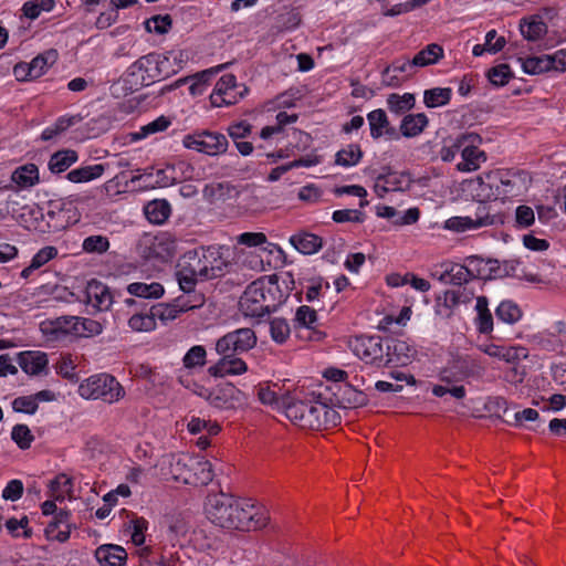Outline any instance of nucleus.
Masks as SVG:
<instances>
[{
    "label": "nucleus",
    "instance_id": "obj_1",
    "mask_svg": "<svg viewBox=\"0 0 566 566\" xmlns=\"http://www.w3.org/2000/svg\"><path fill=\"white\" fill-rule=\"evenodd\" d=\"M256 344V335L251 328H238L220 337L216 343V352L220 359L208 368L212 377L241 375L248 370L244 360L237 355L245 353Z\"/></svg>",
    "mask_w": 566,
    "mask_h": 566
},
{
    "label": "nucleus",
    "instance_id": "obj_2",
    "mask_svg": "<svg viewBox=\"0 0 566 566\" xmlns=\"http://www.w3.org/2000/svg\"><path fill=\"white\" fill-rule=\"evenodd\" d=\"M284 415L302 429L322 430L340 423V415L325 402L294 396L285 403Z\"/></svg>",
    "mask_w": 566,
    "mask_h": 566
},
{
    "label": "nucleus",
    "instance_id": "obj_3",
    "mask_svg": "<svg viewBox=\"0 0 566 566\" xmlns=\"http://www.w3.org/2000/svg\"><path fill=\"white\" fill-rule=\"evenodd\" d=\"M176 57L160 53H149L140 56L127 71V82L135 86H148L177 73Z\"/></svg>",
    "mask_w": 566,
    "mask_h": 566
},
{
    "label": "nucleus",
    "instance_id": "obj_4",
    "mask_svg": "<svg viewBox=\"0 0 566 566\" xmlns=\"http://www.w3.org/2000/svg\"><path fill=\"white\" fill-rule=\"evenodd\" d=\"M191 261L200 281H209L223 276L230 262L224 258V249L219 245L199 247L185 254Z\"/></svg>",
    "mask_w": 566,
    "mask_h": 566
},
{
    "label": "nucleus",
    "instance_id": "obj_5",
    "mask_svg": "<svg viewBox=\"0 0 566 566\" xmlns=\"http://www.w3.org/2000/svg\"><path fill=\"white\" fill-rule=\"evenodd\" d=\"M78 395L86 400L113 405L122 400L126 391L113 375L101 373L84 379L78 386Z\"/></svg>",
    "mask_w": 566,
    "mask_h": 566
},
{
    "label": "nucleus",
    "instance_id": "obj_6",
    "mask_svg": "<svg viewBox=\"0 0 566 566\" xmlns=\"http://www.w3.org/2000/svg\"><path fill=\"white\" fill-rule=\"evenodd\" d=\"M205 511L209 521L214 525L233 530L235 513H238V499L224 493L209 495Z\"/></svg>",
    "mask_w": 566,
    "mask_h": 566
},
{
    "label": "nucleus",
    "instance_id": "obj_7",
    "mask_svg": "<svg viewBox=\"0 0 566 566\" xmlns=\"http://www.w3.org/2000/svg\"><path fill=\"white\" fill-rule=\"evenodd\" d=\"M485 367L476 358L465 355L457 356L448 361L439 373V379L447 384L459 382L469 378L479 379Z\"/></svg>",
    "mask_w": 566,
    "mask_h": 566
},
{
    "label": "nucleus",
    "instance_id": "obj_8",
    "mask_svg": "<svg viewBox=\"0 0 566 566\" xmlns=\"http://www.w3.org/2000/svg\"><path fill=\"white\" fill-rule=\"evenodd\" d=\"M182 145L208 156H218L228 150L229 142L222 133L200 130L186 135Z\"/></svg>",
    "mask_w": 566,
    "mask_h": 566
},
{
    "label": "nucleus",
    "instance_id": "obj_9",
    "mask_svg": "<svg viewBox=\"0 0 566 566\" xmlns=\"http://www.w3.org/2000/svg\"><path fill=\"white\" fill-rule=\"evenodd\" d=\"M239 306L245 316L262 317L271 312L273 304L268 301L262 280L248 285L239 301Z\"/></svg>",
    "mask_w": 566,
    "mask_h": 566
},
{
    "label": "nucleus",
    "instance_id": "obj_10",
    "mask_svg": "<svg viewBox=\"0 0 566 566\" xmlns=\"http://www.w3.org/2000/svg\"><path fill=\"white\" fill-rule=\"evenodd\" d=\"M385 345V338L379 335H360L349 340V347L358 358L378 368L384 367Z\"/></svg>",
    "mask_w": 566,
    "mask_h": 566
},
{
    "label": "nucleus",
    "instance_id": "obj_11",
    "mask_svg": "<svg viewBox=\"0 0 566 566\" xmlns=\"http://www.w3.org/2000/svg\"><path fill=\"white\" fill-rule=\"evenodd\" d=\"M268 515L262 509L245 500H238V513H235L234 528L238 531H251L262 528L268 523Z\"/></svg>",
    "mask_w": 566,
    "mask_h": 566
},
{
    "label": "nucleus",
    "instance_id": "obj_12",
    "mask_svg": "<svg viewBox=\"0 0 566 566\" xmlns=\"http://www.w3.org/2000/svg\"><path fill=\"white\" fill-rule=\"evenodd\" d=\"M207 399L212 407L221 410L235 409L248 401L247 395L230 382L217 387Z\"/></svg>",
    "mask_w": 566,
    "mask_h": 566
},
{
    "label": "nucleus",
    "instance_id": "obj_13",
    "mask_svg": "<svg viewBox=\"0 0 566 566\" xmlns=\"http://www.w3.org/2000/svg\"><path fill=\"white\" fill-rule=\"evenodd\" d=\"M384 367L407 365L415 350L405 342L395 338H385Z\"/></svg>",
    "mask_w": 566,
    "mask_h": 566
},
{
    "label": "nucleus",
    "instance_id": "obj_14",
    "mask_svg": "<svg viewBox=\"0 0 566 566\" xmlns=\"http://www.w3.org/2000/svg\"><path fill=\"white\" fill-rule=\"evenodd\" d=\"M71 513L66 510H60L53 516V520L45 528L46 537L64 543L70 538L72 525L70 523Z\"/></svg>",
    "mask_w": 566,
    "mask_h": 566
},
{
    "label": "nucleus",
    "instance_id": "obj_15",
    "mask_svg": "<svg viewBox=\"0 0 566 566\" xmlns=\"http://www.w3.org/2000/svg\"><path fill=\"white\" fill-rule=\"evenodd\" d=\"M367 120L370 128V136L374 139H379L382 136L389 138H398L397 130L391 126L387 114L384 109L378 108L367 114Z\"/></svg>",
    "mask_w": 566,
    "mask_h": 566
},
{
    "label": "nucleus",
    "instance_id": "obj_16",
    "mask_svg": "<svg viewBox=\"0 0 566 566\" xmlns=\"http://www.w3.org/2000/svg\"><path fill=\"white\" fill-rule=\"evenodd\" d=\"M85 295L87 303L99 311L108 310L113 303L109 287L97 280H92L87 283Z\"/></svg>",
    "mask_w": 566,
    "mask_h": 566
},
{
    "label": "nucleus",
    "instance_id": "obj_17",
    "mask_svg": "<svg viewBox=\"0 0 566 566\" xmlns=\"http://www.w3.org/2000/svg\"><path fill=\"white\" fill-rule=\"evenodd\" d=\"M494 223V217H491L489 213L485 214H476V218L471 217H452L449 218L444 228L455 232H464L470 229H478L481 227L490 226Z\"/></svg>",
    "mask_w": 566,
    "mask_h": 566
},
{
    "label": "nucleus",
    "instance_id": "obj_18",
    "mask_svg": "<svg viewBox=\"0 0 566 566\" xmlns=\"http://www.w3.org/2000/svg\"><path fill=\"white\" fill-rule=\"evenodd\" d=\"M95 557L102 566H124L127 553L119 545L105 544L96 548Z\"/></svg>",
    "mask_w": 566,
    "mask_h": 566
},
{
    "label": "nucleus",
    "instance_id": "obj_19",
    "mask_svg": "<svg viewBox=\"0 0 566 566\" xmlns=\"http://www.w3.org/2000/svg\"><path fill=\"white\" fill-rule=\"evenodd\" d=\"M197 306L196 304H189L181 298H177L172 304H157L151 306V310L155 319L159 318L163 322H167L177 318L180 313H185Z\"/></svg>",
    "mask_w": 566,
    "mask_h": 566
},
{
    "label": "nucleus",
    "instance_id": "obj_20",
    "mask_svg": "<svg viewBox=\"0 0 566 566\" xmlns=\"http://www.w3.org/2000/svg\"><path fill=\"white\" fill-rule=\"evenodd\" d=\"M290 243L303 254H313L322 248L323 239L314 233L300 232L290 238Z\"/></svg>",
    "mask_w": 566,
    "mask_h": 566
},
{
    "label": "nucleus",
    "instance_id": "obj_21",
    "mask_svg": "<svg viewBox=\"0 0 566 566\" xmlns=\"http://www.w3.org/2000/svg\"><path fill=\"white\" fill-rule=\"evenodd\" d=\"M429 119L424 113L405 115L399 130L403 137L411 138L420 135L428 126Z\"/></svg>",
    "mask_w": 566,
    "mask_h": 566
},
{
    "label": "nucleus",
    "instance_id": "obj_22",
    "mask_svg": "<svg viewBox=\"0 0 566 566\" xmlns=\"http://www.w3.org/2000/svg\"><path fill=\"white\" fill-rule=\"evenodd\" d=\"M19 365L24 373L38 375L46 367L48 357L40 352H24L19 355Z\"/></svg>",
    "mask_w": 566,
    "mask_h": 566
},
{
    "label": "nucleus",
    "instance_id": "obj_23",
    "mask_svg": "<svg viewBox=\"0 0 566 566\" xmlns=\"http://www.w3.org/2000/svg\"><path fill=\"white\" fill-rule=\"evenodd\" d=\"M462 161L457 165L460 171H473L479 168L480 163L485 160V155L474 143H467L462 148Z\"/></svg>",
    "mask_w": 566,
    "mask_h": 566
},
{
    "label": "nucleus",
    "instance_id": "obj_24",
    "mask_svg": "<svg viewBox=\"0 0 566 566\" xmlns=\"http://www.w3.org/2000/svg\"><path fill=\"white\" fill-rule=\"evenodd\" d=\"M479 140L480 136L476 134H461L454 139H449L441 148V159L443 161H452L459 151L462 153V148L467 143H475Z\"/></svg>",
    "mask_w": 566,
    "mask_h": 566
},
{
    "label": "nucleus",
    "instance_id": "obj_25",
    "mask_svg": "<svg viewBox=\"0 0 566 566\" xmlns=\"http://www.w3.org/2000/svg\"><path fill=\"white\" fill-rule=\"evenodd\" d=\"M77 159L78 155L75 150L62 149L51 155L48 166L52 174H61L66 171Z\"/></svg>",
    "mask_w": 566,
    "mask_h": 566
},
{
    "label": "nucleus",
    "instance_id": "obj_26",
    "mask_svg": "<svg viewBox=\"0 0 566 566\" xmlns=\"http://www.w3.org/2000/svg\"><path fill=\"white\" fill-rule=\"evenodd\" d=\"M191 460L192 458L185 454L171 457L170 473L176 481L191 483Z\"/></svg>",
    "mask_w": 566,
    "mask_h": 566
},
{
    "label": "nucleus",
    "instance_id": "obj_27",
    "mask_svg": "<svg viewBox=\"0 0 566 566\" xmlns=\"http://www.w3.org/2000/svg\"><path fill=\"white\" fill-rule=\"evenodd\" d=\"M475 325L481 334H490L493 331V317L489 310V300L486 296H478Z\"/></svg>",
    "mask_w": 566,
    "mask_h": 566
},
{
    "label": "nucleus",
    "instance_id": "obj_28",
    "mask_svg": "<svg viewBox=\"0 0 566 566\" xmlns=\"http://www.w3.org/2000/svg\"><path fill=\"white\" fill-rule=\"evenodd\" d=\"M144 212L151 223L161 224L169 218L171 208L167 200L156 199L145 206Z\"/></svg>",
    "mask_w": 566,
    "mask_h": 566
},
{
    "label": "nucleus",
    "instance_id": "obj_29",
    "mask_svg": "<svg viewBox=\"0 0 566 566\" xmlns=\"http://www.w3.org/2000/svg\"><path fill=\"white\" fill-rule=\"evenodd\" d=\"M256 396L263 405H269L277 410H285V403L291 399V395L279 396L270 385H259Z\"/></svg>",
    "mask_w": 566,
    "mask_h": 566
},
{
    "label": "nucleus",
    "instance_id": "obj_30",
    "mask_svg": "<svg viewBox=\"0 0 566 566\" xmlns=\"http://www.w3.org/2000/svg\"><path fill=\"white\" fill-rule=\"evenodd\" d=\"M338 403H342L344 408H358L367 405V395L360 390L355 389L353 386L345 384L340 388V395L336 396Z\"/></svg>",
    "mask_w": 566,
    "mask_h": 566
},
{
    "label": "nucleus",
    "instance_id": "obj_31",
    "mask_svg": "<svg viewBox=\"0 0 566 566\" xmlns=\"http://www.w3.org/2000/svg\"><path fill=\"white\" fill-rule=\"evenodd\" d=\"M127 292L136 297L157 300L164 295L165 290L164 286L158 282H134L127 286Z\"/></svg>",
    "mask_w": 566,
    "mask_h": 566
},
{
    "label": "nucleus",
    "instance_id": "obj_32",
    "mask_svg": "<svg viewBox=\"0 0 566 566\" xmlns=\"http://www.w3.org/2000/svg\"><path fill=\"white\" fill-rule=\"evenodd\" d=\"M416 105V97L411 93H405L402 95L398 93H391L387 97V108L390 113L396 115H403Z\"/></svg>",
    "mask_w": 566,
    "mask_h": 566
},
{
    "label": "nucleus",
    "instance_id": "obj_33",
    "mask_svg": "<svg viewBox=\"0 0 566 566\" xmlns=\"http://www.w3.org/2000/svg\"><path fill=\"white\" fill-rule=\"evenodd\" d=\"M104 171L105 166L102 164L90 165L71 170L66 178L74 184L88 182L99 178Z\"/></svg>",
    "mask_w": 566,
    "mask_h": 566
},
{
    "label": "nucleus",
    "instance_id": "obj_34",
    "mask_svg": "<svg viewBox=\"0 0 566 566\" xmlns=\"http://www.w3.org/2000/svg\"><path fill=\"white\" fill-rule=\"evenodd\" d=\"M39 169L34 164L18 167L12 174V181L21 188H30L39 182Z\"/></svg>",
    "mask_w": 566,
    "mask_h": 566
},
{
    "label": "nucleus",
    "instance_id": "obj_35",
    "mask_svg": "<svg viewBox=\"0 0 566 566\" xmlns=\"http://www.w3.org/2000/svg\"><path fill=\"white\" fill-rule=\"evenodd\" d=\"M520 31L526 40L537 41L547 33V25L535 15L530 21L525 18L522 19L520 22Z\"/></svg>",
    "mask_w": 566,
    "mask_h": 566
},
{
    "label": "nucleus",
    "instance_id": "obj_36",
    "mask_svg": "<svg viewBox=\"0 0 566 566\" xmlns=\"http://www.w3.org/2000/svg\"><path fill=\"white\" fill-rule=\"evenodd\" d=\"M191 483L207 485L213 480L212 464L208 460L193 459L191 460Z\"/></svg>",
    "mask_w": 566,
    "mask_h": 566
},
{
    "label": "nucleus",
    "instance_id": "obj_37",
    "mask_svg": "<svg viewBox=\"0 0 566 566\" xmlns=\"http://www.w3.org/2000/svg\"><path fill=\"white\" fill-rule=\"evenodd\" d=\"M441 57H443L442 46L431 43L413 56L411 64L423 67L437 63Z\"/></svg>",
    "mask_w": 566,
    "mask_h": 566
},
{
    "label": "nucleus",
    "instance_id": "obj_38",
    "mask_svg": "<svg viewBox=\"0 0 566 566\" xmlns=\"http://www.w3.org/2000/svg\"><path fill=\"white\" fill-rule=\"evenodd\" d=\"M452 96V90L449 87H434L426 90L423 93V103L429 108L444 106L449 104Z\"/></svg>",
    "mask_w": 566,
    "mask_h": 566
},
{
    "label": "nucleus",
    "instance_id": "obj_39",
    "mask_svg": "<svg viewBox=\"0 0 566 566\" xmlns=\"http://www.w3.org/2000/svg\"><path fill=\"white\" fill-rule=\"evenodd\" d=\"M415 67L413 64H411V61L408 60H396L390 65L386 66L385 70L381 73L382 76V83L387 86H398L400 85V81L396 75H390L391 72L394 73H405L408 72Z\"/></svg>",
    "mask_w": 566,
    "mask_h": 566
},
{
    "label": "nucleus",
    "instance_id": "obj_40",
    "mask_svg": "<svg viewBox=\"0 0 566 566\" xmlns=\"http://www.w3.org/2000/svg\"><path fill=\"white\" fill-rule=\"evenodd\" d=\"M295 319L302 327L313 331L314 336H310L311 339L319 340L322 338L323 333L314 329V324L317 321L315 310L307 305H302L296 311Z\"/></svg>",
    "mask_w": 566,
    "mask_h": 566
},
{
    "label": "nucleus",
    "instance_id": "obj_41",
    "mask_svg": "<svg viewBox=\"0 0 566 566\" xmlns=\"http://www.w3.org/2000/svg\"><path fill=\"white\" fill-rule=\"evenodd\" d=\"M248 92V88L244 85H241L239 90H230V91H221L220 93H212L210 96L211 104L214 107L229 106L234 105L239 102L240 98L244 96Z\"/></svg>",
    "mask_w": 566,
    "mask_h": 566
},
{
    "label": "nucleus",
    "instance_id": "obj_42",
    "mask_svg": "<svg viewBox=\"0 0 566 566\" xmlns=\"http://www.w3.org/2000/svg\"><path fill=\"white\" fill-rule=\"evenodd\" d=\"M363 157L359 145L352 144L336 153L335 163L344 167L357 165Z\"/></svg>",
    "mask_w": 566,
    "mask_h": 566
},
{
    "label": "nucleus",
    "instance_id": "obj_43",
    "mask_svg": "<svg viewBox=\"0 0 566 566\" xmlns=\"http://www.w3.org/2000/svg\"><path fill=\"white\" fill-rule=\"evenodd\" d=\"M74 323L75 327L73 335L78 337H92L95 335H99L103 331L102 324L92 318L77 316V319Z\"/></svg>",
    "mask_w": 566,
    "mask_h": 566
},
{
    "label": "nucleus",
    "instance_id": "obj_44",
    "mask_svg": "<svg viewBox=\"0 0 566 566\" xmlns=\"http://www.w3.org/2000/svg\"><path fill=\"white\" fill-rule=\"evenodd\" d=\"M523 70L528 74H541L552 70L551 55L530 56L523 60Z\"/></svg>",
    "mask_w": 566,
    "mask_h": 566
},
{
    "label": "nucleus",
    "instance_id": "obj_45",
    "mask_svg": "<svg viewBox=\"0 0 566 566\" xmlns=\"http://www.w3.org/2000/svg\"><path fill=\"white\" fill-rule=\"evenodd\" d=\"M128 326L133 332H151L156 328L153 310L149 313H136L128 319Z\"/></svg>",
    "mask_w": 566,
    "mask_h": 566
},
{
    "label": "nucleus",
    "instance_id": "obj_46",
    "mask_svg": "<svg viewBox=\"0 0 566 566\" xmlns=\"http://www.w3.org/2000/svg\"><path fill=\"white\" fill-rule=\"evenodd\" d=\"M207 361V350L201 345L192 346L184 356L182 364L187 369L201 368Z\"/></svg>",
    "mask_w": 566,
    "mask_h": 566
},
{
    "label": "nucleus",
    "instance_id": "obj_47",
    "mask_svg": "<svg viewBox=\"0 0 566 566\" xmlns=\"http://www.w3.org/2000/svg\"><path fill=\"white\" fill-rule=\"evenodd\" d=\"M496 317L507 324H514L522 317V311L512 301H503L495 310Z\"/></svg>",
    "mask_w": 566,
    "mask_h": 566
},
{
    "label": "nucleus",
    "instance_id": "obj_48",
    "mask_svg": "<svg viewBox=\"0 0 566 566\" xmlns=\"http://www.w3.org/2000/svg\"><path fill=\"white\" fill-rule=\"evenodd\" d=\"M178 283L180 289L190 293L195 290L197 281H200L199 275H197L195 271V265L191 261H189L188 266H182L178 273Z\"/></svg>",
    "mask_w": 566,
    "mask_h": 566
},
{
    "label": "nucleus",
    "instance_id": "obj_49",
    "mask_svg": "<svg viewBox=\"0 0 566 566\" xmlns=\"http://www.w3.org/2000/svg\"><path fill=\"white\" fill-rule=\"evenodd\" d=\"M473 291L460 286L457 290L444 292V305L448 307H455L459 304H467L473 298Z\"/></svg>",
    "mask_w": 566,
    "mask_h": 566
},
{
    "label": "nucleus",
    "instance_id": "obj_50",
    "mask_svg": "<svg viewBox=\"0 0 566 566\" xmlns=\"http://www.w3.org/2000/svg\"><path fill=\"white\" fill-rule=\"evenodd\" d=\"M171 124L170 119L166 116H159L155 120L140 127L138 132L134 134V139H142L148 135L156 134L166 130Z\"/></svg>",
    "mask_w": 566,
    "mask_h": 566
},
{
    "label": "nucleus",
    "instance_id": "obj_51",
    "mask_svg": "<svg viewBox=\"0 0 566 566\" xmlns=\"http://www.w3.org/2000/svg\"><path fill=\"white\" fill-rule=\"evenodd\" d=\"M82 249L86 253L102 254L109 249V240L105 235H90L83 240Z\"/></svg>",
    "mask_w": 566,
    "mask_h": 566
},
{
    "label": "nucleus",
    "instance_id": "obj_52",
    "mask_svg": "<svg viewBox=\"0 0 566 566\" xmlns=\"http://www.w3.org/2000/svg\"><path fill=\"white\" fill-rule=\"evenodd\" d=\"M378 180H384L387 189L390 191H403L409 187V180L403 174H396L388 171L386 174L378 175Z\"/></svg>",
    "mask_w": 566,
    "mask_h": 566
},
{
    "label": "nucleus",
    "instance_id": "obj_53",
    "mask_svg": "<svg viewBox=\"0 0 566 566\" xmlns=\"http://www.w3.org/2000/svg\"><path fill=\"white\" fill-rule=\"evenodd\" d=\"M270 333L276 343H284L290 336V325L284 318L275 317L270 322Z\"/></svg>",
    "mask_w": 566,
    "mask_h": 566
},
{
    "label": "nucleus",
    "instance_id": "obj_54",
    "mask_svg": "<svg viewBox=\"0 0 566 566\" xmlns=\"http://www.w3.org/2000/svg\"><path fill=\"white\" fill-rule=\"evenodd\" d=\"M512 72L507 64H500L489 70L488 77L495 86H503L509 83Z\"/></svg>",
    "mask_w": 566,
    "mask_h": 566
},
{
    "label": "nucleus",
    "instance_id": "obj_55",
    "mask_svg": "<svg viewBox=\"0 0 566 566\" xmlns=\"http://www.w3.org/2000/svg\"><path fill=\"white\" fill-rule=\"evenodd\" d=\"M11 438L23 450L30 448L34 439L31 430L25 424H15L12 429Z\"/></svg>",
    "mask_w": 566,
    "mask_h": 566
},
{
    "label": "nucleus",
    "instance_id": "obj_56",
    "mask_svg": "<svg viewBox=\"0 0 566 566\" xmlns=\"http://www.w3.org/2000/svg\"><path fill=\"white\" fill-rule=\"evenodd\" d=\"M253 126L247 120H239L230 124L227 128L229 137L233 140H240L251 135Z\"/></svg>",
    "mask_w": 566,
    "mask_h": 566
},
{
    "label": "nucleus",
    "instance_id": "obj_57",
    "mask_svg": "<svg viewBox=\"0 0 566 566\" xmlns=\"http://www.w3.org/2000/svg\"><path fill=\"white\" fill-rule=\"evenodd\" d=\"M72 480L67 478L65 474L57 475L53 481H51V490L52 495L56 501L64 500V493L71 491Z\"/></svg>",
    "mask_w": 566,
    "mask_h": 566
},
{
    "label": "nucleus",
    "instance_id": "obj_58",
    "mask_svg": "<svg viewBox=\"0 0 566 566\" xmlns=\"http://www.w3.org/2000/svg\"><path fill=\"white\" fill-rule=\"evenodd\" d=\"M333 220L337 223L344 222H356L363 223L365 221V214L360 210L343 209L333 212Z\"/></svg>",
    "mask_w": 566,
    "mask_h": 566
},
{
    "label": "nucleus",
    "instance_id": "obj_59",
    "mask_svg": "<svg viewBox=\"0 0 566 566\" xmlns=\"http://www.w3.org/2000/svg\"><path fill=\"white\" fill-rule=\"evenodd\" d=\"M57 256V249L53 245H46L39 250L31 260V268L35 270L45 265L49 261Z\"/></svg>",
    "mask_w": 566,
    "mask_h": 566
},
{
    "label": "nucleus",
    "instance_id": "obj_60",
    "mask_svg": "<svg viewBox=\"0 0 566 566\" xmlns=\"http://www.w3.org/2000/svg\"><path fill=\"white\" fill-rule=\"evenodd\" d=\"M458 263H453L450 261L437 264L431 270V276L440 281L444 284L451 283V273L454 272V269Z\"/></svg>",
    "mask_w": 566,
    "mask_h": 566
},
{
    "label": "nucleus",
    "instance_id": "obj_61",
    "mask_svg": "<svg viewBox=\"0 0 566 566\" xmlns=\"http://www.w3.org/2000/svg\"><path fill=\"white\" fill-rule=\"evenodd\" d=\"M171 27V18L169 14L165 15H154L146 22V29L148 31H154L158 34L167 33Z\"/></svg>",
    "mask_w": 566,
    "mask_h": 566
},
{
    "label": "nucleus",
    "instance_id": "obj_62",
    "mask_svg": "<svg viewBox=\"0 0 566 566\" xmlns=\"http://www.w3.org/2000/svg\"><path fill=\"white\" fill-rule=\"evenodd\" d=\"M453 269L454 272L451 273L452 279L450 284L461 286L478 277V274H475L473 270L465 265L457 264V266Z\"/></svg>",
    "mask_w": 566,
    "mask_h": 566
},
{
    "label": "nucleus",
    "instance_id": "obj_63",
    "mask_svg": "<svg viewBox=\"0 0 566 566\" xmlns=\"http://www.w3.org/2000/svg\"><path fill=\"white\" fill-rule=\"evenodd\" d=\"M38 407L36 398H33V396H21L12 401V408L15 412L33 415Z\"/></svg>",
    "mask_w": 566,
    "mask_h": 566
},
{
    "label": "nucleus",
    "instance_id": "obj_64",
    "mask_svg": "<svg viewBox=\"0 0 566 566\" xmlns=\"http://www.w3.org/2000/svg\"><path fill=\"white\" fill-rule=\"evenodd\" d=\"M130 525L133 528L132 532V542L136 546H140L145 543V532L148 526V522L144 517H135L130 521Z\"/></svg>",
    "mask_w": 566,
    "mask_h": 566
}]
</instances>
